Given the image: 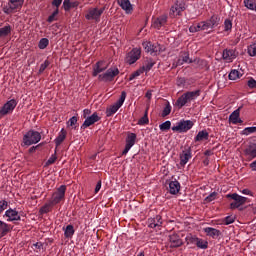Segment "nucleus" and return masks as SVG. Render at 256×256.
<instances>
[{
  "label": "nucleus",
  "instance_id": "f257e3e1",
  "mask_svg": "<svg viewBox=\"0 0 256 256\" xmlns=\"http://www.w3.org/2000/svg\"><path fill=\"white\" fill-rule=\"evenodd\" d=\"M41 141V133L35 130H29L23 136L22 142L26 147H30V145H37Z\"/></svg>",
  "mask_w": 256,
  "mask_h": 256
},
{
  "label": "nucleus",
  "instance_id": "f03ea898",
  "mask_svg": "<svg viewBox=\"0 0 256 256\" xmlns=\"http://www.w3.org/2000/svg\"><path fill=\"white\" fill-rule=\"evenodd\" d=\"M125 99H127V92L122 91L119 100L112 106L106 109V117H113L121 107H123V103H125Z\"/></svg>",
  "mask_w": 256,
  "mask_h": 256
},
{
  "label": "nucleus",
  "instance_id": "7ed1b4c3",
  "mask_svg": "<svg viewBox=\"0 0 256 256\" xmlns=\"http://www.w3.org/2000/svg\"><path fill=\"white\" fill-rule=\"evenodd\" d=\"M227 199H232L233 202L230 204V209H239L242 205H245L249 198L241 196L237 193L227 194Z\"/></svg>",
  "mask_w": 256,
  "mask_h": 256
},
{
  "label": "nucleus",
  "instance_id": "20e7f679",
  "mask_svg": "<svg viewBox=\"0 0 256 256\" xmlns=\"http://www.w3.org/2000/svg\"><path fill=\"white\" fill-rule=\"evenodd\" d=\"M193 121L191 120H180L176 123L175 126L172 127V131L176 133H187V131H190V129H193Z\"/></svg>",
  "mask_w": 256,
  "mask_h": 256
},
{
  "label": "nucleus",
  "instance_id": "39448f33",
  "mask_svg": "<svg viewBox=\"0 0 256 256\" xmlns=\"http://www.w3.org/2000/svg\"><path fill=\"white\" fill-rule=\"evenodd\" d=\"M119 75V68L113 67L106 70V72L100 74L98 76L99 81H103L104 83H111V81L115 80V77Z\"/></svg>",
  "mask_w": 256,
  "mask_h": 256
},
{
  "label": "nucleus",
  "instance_id": "423d86ee",
  "mask_svg": "<svg viewBox=\"0 0 256 256\" xmlns=\"http://www.w3.org/2000/svg\"><path fill=\"white\" fill-rule=\"evenodd\" d=\"M67 191V186L61 185L53 194L49 200L52 205H59V202L65 200V193Z\"/></svg>",
  "mask_w": 256,
  "mask_h": 256
},
{
  "label": "nucleus",
  "instance_id": "0eeeda50",
  "mask_svg": "<svg viewBox=\"0 0 256 256\" xmlns=\"http://www.w3.org/2000/svg\"><path fill=\"white\" fill-rule=\"evenodd\" d=\"M105 8H90L88 13L85 15L87 21H95L99 23L101 21V16L103 15Z\"/></svg>",
  "mask_w": 256,
  "mask_h": 256
},
{
  "label": "nucleus",
  "instance_id": "6e6552de",
  "mask_svg": "<svg viewBox=\"0 0 256 256\" xmlns=\"http://www.w3.org/2000/svg\"><path fill=\"white\" fill-rule=\"evenodd\" d=\"M17 107V100L11 99L10 101L6 102L3 107L0 109V118L5 117V115H11L15 108Z\"/></svg>",
  "mask_w": 256,
  "mask_h": 256
},
{
  "label": "nucleus",
  "instance_id": "1a4fd4ad",
  "mask_svg": "<svg viewBox=\"0 0 256 256\" xmlns=\"http://www.w3.org/2000/svg\"><path fill=\"white\" fill-rule=\"evenodd\" d=\"M125 141L126 144L124 150L122 151V155H127V153L131 151V148L135 145V143H137V134L133 132H128Z\"/></svg>",
  "mask_w": 256,
  "mask_h": 256
},
{
  "label": "nucleus",
  "instance_id": "9d476101",
  "mask_svg": "<svg viewBox=\"0 0 256 256\" xmlns=\"http://www.w3.org/2000/svg\"><path fill=\"white\" fill-rule=\"evenodd\" d=\"M3 218H6L7 223H15V221H21V215L17 209L9 208L5 211Z\"/></svg>",
  "mask_w": 256,
  "mask_h": 256
},
{
  "label": "nucleus",
  "instance_id": "9b49d317",
  "mask_svg": "<svg viewBox=\"0 0 256 256\" xmlns=\"http://www.w3.org/2000/svg\"><path fill=\"white\" fill-rule=\"evenodd\" d=\"M141 59V48H134L132 49L126 56V63L128 65H133L137 63Z\"/></svg>",
  "mask_w": 256,
  "mask_h": 256
},
{
  "label": "nucleus",
  "instance_id": "f8f14e48",
  "mask_svg": "<svg viewBox=\"0 0 256 256\" xmlns=\"http://www.w3.org/2000/svg\"><path fill=\"white\" fill-rule=\"evenodd\" d=\"M202 23L204 24V29L209 31V29H215V27H218L219 23H221V17H219L217 14H214L210 17V19L202 21Z\"/></svg>",
  "mask_w": 256,
  "mask_h": 256
},
{
  "label": "nucleus",
  "instance_id": "ddd939ff",
  "mask_svg": "<svg viewBox=\"0 0 256 256\" xmlns=\"http://www.w3.org/2000/svg\"><path fill=\"white\" fill-rule=\"evenodd\" d=\"M185 10V3L183 1H176L170 9V17H179L181 13Z\"/></svg>",
  "mask_w": 256,
  "mask_h": 256
},
{
  "label": "nucleus",
  "instance_id": "4468645a",
  "mask_svg": "<svg viewBox=\"0 0 256 256\" xmlns=\"http://www.w3.org/2000/svg\"><path fill=\"white\" fill-rule=\"evenodd\" d=\"M142 46L144 47L146 53H150V55H157V53H161V45L158 43H151V42H143Z\"/></svg>",
  "mask_w": 256,
  "mask_h": 256
},
{
  "label": "nucleus",
  "instance_id": "2eb2a0df",
  "mask_svg": "<svg viewBox=\"0 0 256 256\" xmlns=\"http://www.w3.org/2000/svg\"><path fill=\"white\" fill-rule=\"evenodd\" d=\"M244 155L247 157L248 161L256 159V143L250 142L244 149Z\"/></svg>",
  "mask_w": 256,
  "mask_h": 256
},
{
  "label": "nucleus",
  "instance_id": "dca6fc26",
  "mask_svg": "<svg viewBox=\"0 0 256 256\" xmlns=\"http://www.w3.org/2000/svg\"><path fill=\"white\" fill-rule=\"evenodd\" d=\"M98 121H101V117L97 112H94L91 116H88L84 123L81 126V129H87V127H91V125H95V123H98Z\"/></svg>",
  "mask_w": 256,
  "mask_h": 256
},
{
  "label": "nucleus",
  "instance_id": "f3484780",
  "mask_svg": "<svg viewBox=\"0 0 256 256\" xmlns=\"http://www.w3.org/2000/svg\"><path fill=\"white\" fill-rule=\"evenodd\" d=\"M241 109H243V106L238 107L236 110H234L230 116H229V123H232V125H238V123H243V120H241Z\"/></svg>",
  "mask_w": 256,
  "mask_h": 256
},
{
  "label": "nucleus",
  "instance_id": "a211bd4d",
  "mask_svg": "<svg viewBox=\"0 0 256 256\" xmlns=\"http://www.w3.org/2000/svg\"><path fill=\"white\" fill-rule=\"evenodd\" d=\"M193 157L191 147H185V149L180 154V165L185 167L186 163H189V159Z\"/></svg>",
  "mask_w": 256,
  "mask_h": 256
},
{
  "label": "nucleus",
  "instance_id": "6ab92c4d",
  "mask_svg": "<svg viewBox=\"0 0 256 256\" xmlns=\"http://www.w3.org/2000/svg\"><path fill=\"white\" fill-rule=\"evenodd\" d=\"M13 231V225L0 219V239L9 235Z\"/></svg>",
  "mask_w": 256,
  "mask_h": 256
},
{
  "label": "nucleus",
  "instance_id": "aec40b11",
  "mask_svg": "<svg viewBox=\"0 0 256 256\" xmlns=\"http://www.w3.org/2000/svg\"><path fill=\"white\" fill-rule=\"evenodd\" d=\"M222 58L224 61H227V63H231L234 59H237V54L233 49H224Z\"/></svg>",
  "mask_w": 256,
  "mask_h": 256
},
{
  "label": "nucleus",
  "instance_id": "412c9836",
  "mask_svg": "<svg viewBox=\"0 0 256 256\" xmlns=\"http://www.w3.org/2000/svg\"><path fill=\"white\" fill-rule=\"evenodd\" d=\"M163 225V217L156 215L154 218L148 219V227L155 229V227H161Z\"/></svg>",
  "mask_w": 256,
  "mask_h": 256
},
{
  "label": "nucleus",
  "instance_id": "4be33fe9",
  "mask_svg": "<svg viewBox=\"0 0 256 256\" xmlns=\"http://www.w3.org/2000/svg\"><path fill=\"white\" fill-rule=\"evenodd\" d=\"M168 191L170 195H178L179 191H181V183L177 179L170 181Z\"/></svg>",
  "mask_w": 256,
  "mask_h": 256
},
{
  "label": "nucleus",
  "instance_id": "5701e85b",
  "mask_svg": "<svg viewBox=\"0 0 256 256\" xmlns=\"http://www.w3.org/2000/svg\"><path fill=\"white\" fill-rule=\"evenodd\" d=\"M165 25H167V15L155 18L152 23L154 29H161V27H165Z\"/></svg>",
  "mask_w": 256,
  "mask_h": 256
},
{
  "label": "nucleus",
  "instance_id": "b1692460",
  "mask_svg": "<svg viewBox=\"0 0 256 256\" xmlns=\"http://www.w3.org/2000/svg\"><path fill=\"white\" fill-rule=\"evenodd\" d=\"M107 67L108 66H105L104 61H98L93 68V72H92L93 77H97L99 73H103V71H107Z\"/></svg>",
  "mask_w": 256,
  "mask_h": 256
},
{
  "label": "nucleus",
  "instance_id": "393cba45",
  "mask_svg": "<svg viewBox=\"0 0 256 256\" xmlns=\"http://www.w3.org/2000/svg\"><path fill=\"white\" fill-rule=\"evenodd\" d=\"M204 233L207 235V237H211L212 239H217V237H221V231L213 227L204 228Z\"/></svg>",
  "mask_w": 256,
  "mask_h": 256
},
{
  "label": "nucleus",
  "instance_id": "a878e982",
  "mask_svg": "<svg viewBox=\"0 0 256 256\" xmlns=\"http://www.w3.org/2000/svg\"><path fill=\"white\" fill-rule=\"evenodd\" d=\"M155 63V60H153L152 58H147L144 61V65L140 67L142 73H149V71L153 69V67H155Z\"/></svg>",
  "mask_w": 256,
  "mask_h": 256
},
{
  "label": "nucleus",
  "instance_id": "bb28decb",
  "mask_svg": "<svg viewBox=\"0 0 256 256\" xmlns=\"http://www.w3.org/2000/svg\"><path fill=\"white\" fill-rule=\"evenodd\" d=\"M184 63H193V60L189 58V52H183L180 58L176 62V67H181Z\"/></svg>",
  "mask_w": 256,
  "mask_h": 256
},
{
  "label": "nucleus",
  "instance_id": "cd10ccee",
  "mask_svg": "<svg viewBox=\"0 0 256 256\" xmlns=\"http://www.w3.org/2000/svg\"><path fill=\"white\" fill-rule=\"evenodd\" d=\"M181 245H183V240L178 235L170 236V247L177 248L181 247Z\"/></svg>",
  "mask_w": 256,
  "mask_h": 256
},
{
  "label": "nucleus",
  "instance_id": "c85d7f7f",
  "mask_svg": "<svg viewBox=\"0 0 256 256\" xmlns=\"http://www.w3.org/2000/svg\"><path fill=\"white\" fill-rule=\"evenodd\" d=\"M121 9L126 11V13H131L133 11V6L131 5V1L129 0H120L118 1Z\"/></svg>",
  "mask_w": 256,
  "mask_h": 256
},
{
  "label": "nucleus",
  "instance_id": "c756f323",
  "mask_svg": "<svg viewBox=\"0 0 256 256\" xmlns=\"http://www.w3.org/2000/svg\"><path fill=\"white\" fill-rule=\"evenodd\" d=\"M66 138H67V132L65 131V129H62L59 132L56 139L54 140L56 147H59L61 145V143H63L65 141Z\"/></svg>",
  "mask_w": 256,
  "mask_h": 256
},
{
  "label": "nucleus",
  "instance_id": "7c9ffc66",
  "mask_svg": "<svg viewBox=\"0 0 256 256\" xmlns=\"http://www.w3.org/2000/svg\"><path fill=\"white\" fill-rule=\"evenodd\" d=\"M187 103H189V100L187 99V96H185V94H182L177 101L175 102V106L178 109H182V107H185V105H187Z\"/></svg>",
  "mask_w": 256,
  "mask_h": 256
},
{
  "label": "nucleus",
  "instance_id": "2f4dec72",
  "mask_svg": "<svg viewBox=\"0 0 256 256\" xmlns=\"http://www.w3.org/2000/svg\"><path fill=\"white\" fill-rule=\"evenodd\" d=\"M195 141H208L209 140V132L206 130L199 131L196 137L194 138Z\"/></svg>",
  "mask_w": 256,
  "mask_h": 256
},
{
  "label": "nucleus",
  "instance_id": "473e14b6",
  "mask_svg": "<svg viewBox=\"0 0 256 256\" xmlns=\"http://www.w3.org/2000/svg\"><path fill=\"white\" fill-rule=\"evenodd\" d=\"M184 95L186 96V99H188V102L194 101V99H197V97L201 95V90L188 91L184 93Z\"/></svg>",
  "mask_w": 256,
  "mask_h": 256
},
{
  "label": "nucleus",
  "instance_id": "72a5a7b5",
  "mask_svg": "<svg viewBox=\"0 0 256 256\" xmlns=\"http://www.w3.org/2000/svg\"><path fill=\"white\" fill-rule=\"evenodd\" d=\"M63 231L64 237H66V239H71V237L75 235V228L71 224L67 225L66 228H63Z\"/></svg>",
  "mask_w": 256,
  "mask_h": 256
},
{
  "label": "nucleus",
  "instance_id": "f704fd0d",
  "mask_svg": "<svg viewBox=\"0 0 256 256\" xmlns=\"http://www.w3.org/2000/svg\"><path fill=\"white\" fill-rule=\"evenodd\" d=\"M190 33H199V31H207L203 22L198 23L197 25H192L189 27Z\"/></svg>",
  "mask_w": 256,
  "mask_h": 256
},
{
  "label": "nucleus",
  "instance_id": "c9c22d12",
  "mask_svg": "<svg viewBox=\"0 0 256 256\" xmlns=\"http://www.w3.org/2000/svg\"><path fill=\"white\" fill-rule=\"evenodd\" d=\"M53 207H55L54 204H52V203L50 202V200H49V201L45 204V206H42V207L40 208V213H41V215H45V214H47V213H51Z\"/></svg>",
  "mask_w": 256,
  "mask_h": 256
},
{
  "label": "nucleus",
  "instance_id": "e433bc0d",
  "mask_svg": "<svg viewBox=\"0 0 256 256\" xmlns=\"http://www.w3.org/2000/svg\"><path fill=\"white\" fill-rule=\"evenodd\" d=\"M11 31H13V28L11 27V25H6L0 28V38L7 37V35H11Z\"/></svg>",
  "mask_w": 256,
  "mask_h": 256
},
{
  "label": "nucleus",
  "instance_id": "4c0bfd02",
  "mask_svg": "<svg viewBox=\"0 0 256 256\" xmlns=\"http://www.w3.org/2000/svg\"><path fill=\"white\" fill-rule=\"evenodd\" d=\"M10 2V5L16 8L17 10L23 9V4L25 3V0H8Z\"/></svg>",
  "mask_w": 256,
  "mask_h": 256
},
{
  "label": "nucleus",
  "instance_id": "58836bf2",
  "mask_svg": "<svg viewBox=\"0 0 256 256\" xmlns=\"http://www.w3.org/2000/svg\"><path fill=\"white\" fill-rule=\"evenodd\" d=\"M240 77L241 72H239V70H232L228 75V79H230V81H237Z\"/></svg>",
  "mask_w": 256,
  "mask_h": 256
},
{
  "label": "nucleus",
  "instance_id": "ea45409f",
  "mask_svg": "<svg viewBox=\"0 0 256 256\" xmlns=\"http://www.w3.org/2000/svg\"><path fill=\"white\" fill-rule=\"evenodd\" d=\"M196 246L198 247V249H207L209 247V242H207L201 238H198L196 240Z\"/></svg>",
  "mask_w": 256,
  "mask_h": 256
},
{
  "label": "nucleus",
  "instance_id": "a19ab883",
  "mask_svg": "<svg viewBox=\"0 0 256 256\" xmlns=\"http://www.w3.org/2000/svg\"><path fill=\"white\" fill-rule=\"evenodd\" d=\"M2 11H3V13H5V15H11V13H15V11H17V10L14 6H12L10 4V2H8V5L4 6Z\"/></svg>",
  "mask_w": 256,
  "mask_h": 256
},
{
  "label": "nucleus",
  "instance_id": "79ce46f5",
  "mask_svg": "<svg viewBox=\"0 0 256 256\" xmlns=\"http://www.w3.org/2000/svg\"><path fill=\"white\" fill-rule=\"evenodd\" d=\"M138 125H149L148 111L146 110L144 116L138 120Z\"/></svg>",
  "mask_w": 256,
  "mask_h": 256
},
{
  "label": "nucleus",
  "instance_id": "37998d69",
  "mask_svg": "<svg viewBox=\"0 0 256 256\" xmlns=\"http://www.w3.org/2000/svg\"><path fill=\"white\" fill-rule=\"evenodd\" d=\"M199 237L189 234L186 236L187 245H196Z\"/></svg>",
  "mask_w": 256,
  "mask_h": 256
},
{
  "label": "nucleus",
  "instance_id": "c03bdc74",
  "mask_svg": "<svg viewBox=\"0 0 256 256\" xmlns=\"http://www.w3.org/2000/svg\"><path fill=\"white\" fill-rule=\"evenodd\" d=\"M38 47L39 49H47V47H49V39L47 38L40 39L38 43Z\"/></svg>",
  "mask_w": 256,
  "mask_h": 256
},
{
  "label": "nucleus",
  "instance_id": "a18cd8bd",
  "mask_svg": "<svg viewBox=\"0 0 256 256\" xmlns=\"http://www.w3.org/2000/svg\"><path fill=\"white\" fill-rule=\"evenodd\" d=\"M244 5L247 7V9H250V11H253L256 5V0H244Z\"/></svg>",
  "mask_w": 256,
  "mask_h": 256
},
{
  "label": "nucleus",
  "instance_id": "49530a36",
  "mask_svg": "<svg viewBox=\"0 0 256 256\" xmlns=\"http://www.w3.org/2000/svg\"><path fill=\"white\" fill-rule=\"evenodd\" d=\"M253 133H256V126L246 127L242 131V135H251Z\"/></svg>",
  "mask_w": 256,
  "mask_h": 256
},
{
  "label": "nucleus",
  "instance_id": "de8ad7c7",
  "mask_svg": "<svg viewBox=\"0 0 256 256\" xmlns=\"http://www.w3.org/2000/svg\"><path fill=\"white\" fill-rule=\"evenodd\" d=\"M160 131H169L171 129V121L167 120L166 122L159 125Z\"/></svg>",
  "mask_w": 256,
  "mask_h": 256
},
{
  "label": "nucleus",
  "instance_id": "09e8293b",
  "mask_svg": "<svg viewBox=\"0 0 256 256\" xmlns=\"http://www.w3.org/2000/svg\"><path fill=\"white\" fill-rule=\"evenodd\" d=\"M171 109H172L171 104H169V102H168L162 111V114H161L162 117H167V115H170Z\"/></svg>",
  "mask_w": 256,
  "mask_h": 256
},
{
  "label": "nucleus",
  "instance_id": "8fccbe9b",
  "mask_svg": "<svg viewBox=\"0 0 256 256\" xmlns=\"http://www.w3.org/2000/svg\"><path fill=\"white\" fill-rule=\"evenodd\" d=\"M7 207H9V202L7 200H0V215L3 214V211H6Z\"/></svg>",
  "mask_w": 256,
  "mask_h": 256
},
{
  "label": "nucleus",
  "instance_id": "3c124183",
  "mask_svg": "<svg viewBox=\"0 0 256 256\" xmlns=\"http://www.w3.org/2000/svg\"><path fill=\"white\" fill-rule=\"evenodd\" d=\"M59 15V9L54 10V12L48 17V23H53V21L57 20V16Z\"/></svg>",
  "mask_w": 256,
  "mask_h": 256
},
{
  "label": "nucleus",
  "instance_id": "603ef678",
  "mask_svg": "<svg viewBox=\"0 0 256 256\" xmlns=\"http://www.w3.org/2000/svg\"><path fill=\"white\" fill-rule=\"evenodd\" d=\"M233 29V22L230 19L224 21V31H231Z\"/></svg>",
  "mask_w": 256,
  "mask_h": 256
},
{
  "label": "nucleus",
  "instance_id": "864d4df0",
  "mask_svg": "<svg viewBox=\"0 0 256 256\" xmlns=\"http://www.w3.org/2000/svg\"><path fill=\"white\" fill-rule=\"evenodd\" d=\"M143 70H141V68H139L138 70H136L135 72H133L130 77H129V81H133V79H137V77H139L140 75H142Z\"/></svg>",
  "mask_w": 256,
  "mask_h": 256
},
{
  "label": "nucleus",
  "instance_id": "5fc2aeb1",
  "mask_svg": "<svg viewBox=\"0 0 256 256\" xmlns=\"http://www.w3.org/2000/svg\"><path fill=\"white\" fill-rule=\"evenodd\" d=\"M248 54L250 57H256V44L248 46Z\"/></svg>",
  "mask_w": 256,
  "mask_h": 256
},
{
  "label": "nucleus",
  "instance_id": "6e6d98bb",
  "mask_svg": "<svg viewBox=\"0 0 256 256\" xmlns=\"http://www.w3.org/2000/svg\"><path fill=\"white\" fill-rule=\"evenodd\" d=\"M49 65H51V61H49L48 59H46V60L44 61V63H42V64L40 65L39 73H40V74L43 73V72L45 71V69H47V67H49Z\"/></svg>",
  "mask_w": 256,
  "mask_h": 256
},
{
  "label": "nucleus",
  "instance_id": "4d7b16f0",
  "mask_svg": "<svg viewBox=\"0 0 256 256\" xmlns=\"http://www.w3.org/2000/svg\"><path fill=\"white\" fill-rule=\"evenodd\" d=\"M57 161V154L54 153L50 156V158L46 162V167H49V165H53Z\"/></svg>",
  "mask_w": 256,
  "mask_h": 256
},
{
  "label": "nucleus",
  "instance_id": "13d9d810",
  "mask_svg": "<svg viewBox=\"0 0 256 256\" xmlns=\"http://www.w3.org/2000/svg\"><path fill=\"white\" fill-rule=\"evenodd\" d=\"M217 195V192H212L205 198L206 203H211V201H215V199H217Z\"/></svg>",
  "mask_w": 256,
  "mask_h": 256
},
{
  "label": "nucleus",
  "instance_id": "bf43d9fd",
  "mask_svg": "<svg viewBox=\"0 0 256 256\" xmlns=\"http://www.w3.org/2000/svg\"><path fill=\"white\" fill-rule=\"evenodd\" d=\"M247 86L250 88V89H256V80L255 78L253 77H250L247 81Z\"/></svg>",
  "mask_w": 256,
  "mask_h": 256
},
{
  "label": "nucleus",
  "instance_id": "052dcab7",
  "mask_svg": "<svg viewBox=\"0 0 256 256\" xmlns=\"http://www.w3.org/2000/svg\"><path fill=\"white\" fill-rule=\"evenodd\" d=\"M231 223H235V218H233L232 216H227L223 219L224 225H231Z\"/></svg>",
  "mask_w": 256,
  "mask_h": 256
},
{
  "label": "nucleus",
  "instance_id": "680f3d73",
  "mask_svg": "<svg viewBox=\"0 0 256 256\" xmlns=\"http://www.w3.org/2000/svg\"><path fill=\"white\" fill-rule=\"evenodd\" d=\"M63 8H64V11H71V0H64Z\"/></svg>",
  "mask_w": 256,
  "mask_h": 256
},
{
  "label": "nucleus",
  "instance_id": "e2e57ef3",
  "mask_svg": "<svg viewBox=\"0 0 256 256\" xmlns=\"http://www.w3.org/2000/svg\"><path fill=\"white\" fill-rule=\"evenodd\" d=\"M32 248L34 249V251H41V249H43V242L34 243Z\"/></svg>",
  "mask_w": 256,
  "mask_h": 256
},
{
  "label": "nucleus",
  "instance_id": "0e129e2a",
  "mask_svg": "<svg viewBox=\"0 0 256 256\" xmlns=\"http://www.w3.org/2000/svg\"><path fill=\"white\" fill-rule=\"evenodd\" d=\"M76 123H77V117H76V116L71 117V118L69 119V121H68V125H69L70 127H73V125H75Z\"/></svg>",
  "mask_w": 256,
  "mask_h": 256
},
{
  "label": "nucleus",
  "instance_id": "69168bd1",
  "mask_svg": "<svg viewBox=\"0 0 256 256\" xmlns=\"http://www.w3.org/2000/svg\"><path fill=\"white\" fill-rule=\"evenodd\" d=\"M61 3H63V0H53L52 5L53 7H56V9H59L61 7Z\"/></svg>",
  "mask_w": 256,
  "mask_h": 256
},
{
  "label": "nucleus",
  "instance_id": "338daca9",
  "mask_svg": "<svg viewBox=\"0 0 256 256\" xmlns=\"http://www.w3.org/2000/svg\"><path fill=\"white\" fill-rule=\"evenodd\" d=\"M43 145V143H40L36 146H32L30 149H29V153H35L37 151V149H39L41 146Z\"/></svg>",
  "mask_w": 256,
  "mask_h": 256
},
{
  "label": "nucleus",
  "instance_id": "774afa93",
  "mask_svg": "<svg viewBox=\"0 0 256 256\" xmlns=\"http://www.w3.org/2000/svg\"><path fill=\"white\" fill-rule=\"evenodd\" d=\"M249 167L252 171H256V160L250 163Z\"/></svg>",
  "mask_w": 256,
  "mask_h": 256
}]
</instances>
